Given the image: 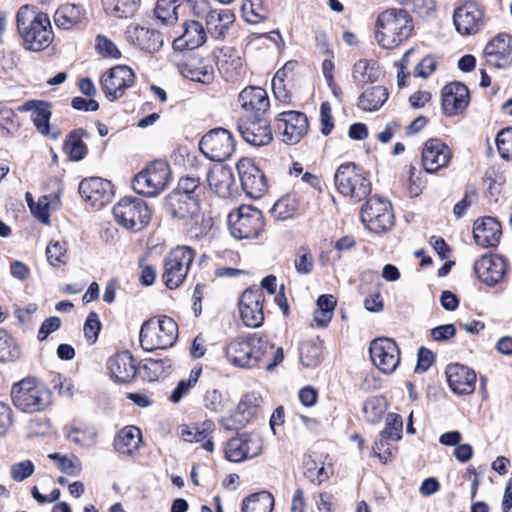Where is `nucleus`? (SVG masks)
<instances>
[{
  "instance_id": "nucleus-1",
  "label": "nucleus",
  "mask_w": 512,
  "mask_h": 512,
  "mask_svg": "<svg viewBox=\"0 0 512 512\" xmlns=\"http://www.w3.org/2000/svg\"><path fill=\"white\" fill-rule=\"evenodd\" d=\"M17 29L26 49L41 51L53 40V32L49 17L44 13H36L29 6H22L16 15Z\"/></svg>"
},
{
  "instance_id": "nucleus-2",
  "label": "nucleus",
  "mask_w": 512,
  "mask_h": 512,
  "mask_svg": "<svg viewBox=\"0 0 512 512\" xmlns=\"http://www.w3.org/2000/svg\"><path fill=\"white\" fill-rule=\"evenodd\" d=\"M376 40L385 49H392L411 36L413 23L404 9H388L377 19Z\"/></svg>"
},
{
  "instance_id": "nucleus-3",
  "label": "nucleus",
  "mask_w": 512,
  "mask_h": 512,
  "mask_svg": "<svg viewBox=\"0 0 512 512\" xmlns=\"http://www.w3.org/2000/svg\"><path fill=\"white\" fill-rule=\"evenodd\" d=\"M273 345L257 334L242 336L231 341L226 347L227 360L241 368H252L271 352Z\"/></svg>"
},
{
  "instance_id": "nucleus-4",
  "label": "nucleus",
  "mask_w": 512,
  "mask_h": 512,
  "mask_svg": "<svg viewBox=\"0 0 512 512\" xmlns=\"http://www.w3.org/2000/svg\"><path fill=\"white\" fill-rule=\"evenodd\" d=\"M177 337V323L168 316L151 318L145 321L139 333L141 347L146 351L167 349L173 346Z\"/></svg>"
},
{
  "instance_id": "nucleus-5",
  "label": "nucleus",
  "mask_w": 512,
  "mask_h": 512,
  "mask_svg": "<svg viewBox=\"0 0 512 512\" xmlns=\"http://www.w3.org/2000/svg\"><path fill=\"white\" fill-rule=\"evenodd\" d=\"M14 406L26 413L43 411L49 405V392L35 378H25L11 389Z\"/></svg>"
},
{
  "instance_id": "nucleus-6",
  "label": "nucleus",
  "mask_w": 512,
  "mask_h": 512,
  "mask_svg": "<svg viewBox=\"0 0 512 512\" xmlns=\"http://www.w3.org/2000/svg\"><path fill=\"white\" fill-rule=\"evenodd\" d=\"M112 213L120 226L132 232L143 230L151 219L146 202L135 197L122 198L114 205Z\"/></svg>"
},
{
  "instance_id": "nucleus-7",
  "label": "nucleus",
  "mask_w": 512,
  "mask_h": 512,
  "mask_svg": "<svg viewBox=\"0 0 512 512\" xmlns=\"http://www.w3.org/2000/svg\"><path fill=\"white\" fill-rule=\"evenodd\" d=\"M194 257V250L188 246H178L165 256L162 281L167 288L176 289L183 284Z\"/></svg>"
},
{
  "instance_id": "nucleus-8",
  "label": "nucleus",
  "mask_w": 512,
  "mask_h": 512,
  "mask_svg": "<svg viewBox=\"0 0 512 512\" xmlns=\"http://www.w3.org/2000/svg\"><path fill=\"white\" fill-rule=\"evenodd\" d=\"M169 181V164L163 160H156L134 177L132 185L136 193L151 197L162 192Z\"/></svg>"
},
{
  "instance_id": "nucleus-9",
  "label": "nucleus",
  "mask_w": 512,
  "mask_h": 512,
  "mask_svg": "<svg viewBox=\"0 0 512 512\" xmlns=\"http://www.w3.org/2000/svg\"><path fill=\"white\" fill-rule=\"evenodd\" d=\"M334 180L339 193L356 202L365 199L371 192V183L354 163L340 165L336 170Z\"/></svg>"
},
{
  "instance_id": "nucleus-10",
  "label": "nucleus",
  "mask_w": 512,
  "mask_h": 512,
  "mask_svg": "<svg viewBox=\"0 0 512 512\" xmlns=\"http://www.w3.org/2000/svg\"><path fill=\"white\" fill-rule=\"evenodd\" d=\"M228 221L232 236L238 239L255 238L264 227L261 211L251 206H241L230 213Z\"/></svg>"
},
{
  "instance_id": "nucleus-11",
  "label": "nucleus",
  "mask_w": 512,
  "mask_h": 512,
  "mask_svg": "<svg viewBox=\"0 0 512 512\" xmlns=\"http://www.w3.org/2000/svg\"><path fill=\"white\" fill-rule=\"evenodd\" d=\"M361 220L374 233H383L394 223L391 204L387 199L372 196L361 209Z\"/></svg>"
},
{
  "instance_id": "nucleus-12",
  "label": "nucleus",
  "mask_w": 512,
  "mask_h": 512,
  "mask_svg": "<svg viewBox=\"0 0 512 512\" xmlns=\"http://www.w3.org/2000/svg\"><path fill=\"white\" fill-rule=\"evenodd\" d=\"M232 134L224 128H216L206 133L199 142L200 151L210 160L222 162L234 151Z\"/></svg>"
},
{
  "instance_id": "nucleus-13",
  "label": "nucleus",
  "mask_w": 512,
  "mask_h": 512,
  "mask_svg": "<svg viewBox=\"0 0 512 512\" xmlns=\"http://www.w3.org/2000/svg\"><path fill=\"white\" fill-rule=\"evenodd\" d=\"M263 440L255 433L242 434L230 439L225 446V457L231 462H242L262 453Z\"/></svg>"
},
{
  "instance_id": "nucleus-14",
  "label": "nucleus",
  "mask_w": 512,
  "mask_h": 512,
  "mask_svg": "<svg viewBox=\"0 0 512 512\" xmlns=\"http://www.w3.org/2000/svg\"><path fill=\"white\" fill-rule=\"evenodd\" d=\"M134 80L135 75L130 67L118 65L104 73L100 83L105 96L113 101L122 97L125 89L131 87Z\"/></svg>"
},
{
  "instance_id": "nucleus-15",
  "label": "nucleus",
  "mask_w": 512,
  "mask_h": 512,
  "mask_svg": "<svg viewBox=\"0 0 512 512\" xmlns=\"http://www.w3.org/2000/svg\"><path fill=\"white\" fill-rule=\"evenodd\" d=\"M276 128L281 133V139L287 144H296L308 131L306 115L298 111H285L275 119Z\"/></svg>"
},
{
  "instance_id": "nucleus-16",
  "label": "nucleus",
  "mask_w": 512,
  "mask_h": 512,
  "mask_svg": "<svg viewBox=\"0 0 512 512\" xmlns=\"http://www.w3.org/2000/svg\"><path fill=\"white\" fill-rule=\"evenodd\" d=\"M243 190L251 198H260L267 190L264 173L252 159L242 158L236 165Z\"/></svg>"
},
{
  "instance_id": "nucleus-17",
  "label": "nucleus",
  "mask_w": 512,
  "mask_h": 512,
  "mask_svg": "<svg viewBox=\"0 0 512 512\" xmlns=\"http://www.w3.org/2000/svg\"><path fill=\"white\" fill-rule=\"evenodd\" d=\"M453 21L456 30L461 35L476 34L485 25L484 10L475 2H465L455 9Z\"/></svg>"
},
{
  "instance_id": "nucleus-18",
  "label": "nucleus",
  "mask_w": 512,
  "mask_h": 512,
  "mask_svg": "<svg viewBox=\"0 0 512 512\" xmlns=\"http://www.w3.org/2000/svg\"><path fill=\"white\" fill-rule=\"evenodd\" d=\"M373 364L383 373H392L400 362V352L396 343L389 338H378L370 345Z\"/></svg>"
},
{
  "instance_id": "nucleus-19",
  "label": "nucleus",
  "mask_w": 512,
  "mask_h": 512,
  "mask_svg": "<svg viewBox=\"0 0 512 512\" xmlns=\"http://www.w3.org/2000/svg\"><path fill=\"white\" fill-rule=\"evenodd\" d=\"M238 131L248 144L256 147L266 146L273 140L269 122L257 116L239 120Z\"/></svg>"
},
{
  "instance_id": "nucleus-20",
  "label": "nucleus",
  "mask_w": 512,
  "mask_h": 512,
  "mask_svg": "<svg viewBox=\"0 0 512 512\" xmlns=\"http://www.w3.org/2000/svg\"><path fill=\"white\" fill-rule=\"evenodd\" d=\"M263 302L264 294L261 289H247L243 292L239 301V312L247 327L256 328L263 323Z\"/></svg>"
},
{
  "instance_id": "nucleus-21",
  "label": "nucleus",
  "mask_w": 512,
  "mask_h": 512,
  "mask_svg": "<svg viewBox=\"0 0 512 512\" xmlns=\"http://www.w3.org/2000/svg\"><path fill=\"white\" fill-rule=\"evenodd\" d=\"M483 55L488 66L505 68L512 63V36L501 33L490 40Z\"/></svg>"
},
{
  "instance_id": "nucleus-22",
  "label": "nucleus",
  "mask_w": 512,
  "mask_h": 512,
  "mask_svg": "<svg viewBox=\"0 0 512 512\" xmlns=\"http://www.w3.org/2000/svg\"><path fill=\"white\" fill-rule=\"evenodd\" d=\"M474 272L481 282L488 286H494L504 278L506 261L500 255H483L475 262Z\"/></svg>"
},
{
  "instance_id": "nucleus-23",
  "label": "nucleus",
  "mask_w": 512,
  "mask_h": 512,
  "mask_svg": "<svg viewBox=\"0 0 512 512\" xmlns=\"http://www.w3.org/2000/svg\"><path fill=\"white\" fill-rule=\"evenodd\" d=\"M79 193L91 206L101 208L111 199L112 185L106 179L91 177L80 182Z\"/></svg>"
},
{
  "instance_id": "nucleus-24",
  "label": "nucleus",
  "mask_w": 512,
  "mask_h": 512,
  "mask_svg": "<svg viewBox=\"0 0 512 512\" xmlns=\"http://www.w3.org/2000/svg\"><path fill=\"white\" fill-rule=\"evenodd\" d=\"M452 153L450 148L439 139L426 141L422 151V165L427 173H435L448 165Z\"/></svg>"
},
{
  "instance_id": "nucleus-25",
  "label": "nucleus",
  "mask_w": 512,
  "mask_h": 512,
  "mask_svg": "<svg viewBox=\"0 0 512 512\" xmlns=\"http://www.w3.org/2000/svg\"><path fill=\"white\" fill-rule=\"evenodd\" d=\"M165 207L174 218L194 219L200 214V202L197 196L170 193L166 197Z\"/></svg>"
},
{
  "instance_id": "nucleus-26",
  "label": "nucleus",
  "mask_w": 512,
  "mask_h": 512,
  "mask_svg": "<svg viewBox=\"0 0 512 512\" xmlns=\"http://www.w3.org/2000/svg\"><path fill=\"white\" fill-rule=\"evenodd\" d=\"M469 90L461 83L454 82L444 86L442 90V107L448 116L462 113L469 103Z\"/></svg>"
},
{
  "instance_id": "nucleus-27",
  "label": "nucleus",
  "mask_w": 512,
  "mask_h": 512,
  "mask_svg": "<svg viewBox=\"0 0 512 512\" xmlns=\"http://www.w3.org/2000/svg\"><path fill=\"white\" fill-rule=\"evenodd\" d=\"M446 376L451 390L459 395H468L474 392L476 373L467 366L451 364L446 368Z\"/></svg>"
},
{
  "instance_id": "nucleus-28",
  "label": "nucleus",
  "mask_w": 512,
  "mask_h": 512,
  "mask_svg": "<svg viewBox=\"0 0 512 512\" xmlns=\"http://www.w3.org/2000/svg\"><path fill=\"white\" fill-rule=\"evenodd\" d=\"M107 369L112 379L119 383H127L136 375L134 358L128 351L120 352L107 361Z\"/></svg>"
},
{
  "instance_id": "nucleus-29",
  "label": "nucleus",
  "mask_w": 512,
  "mask_h": 512,
  "mask_svg": "<svg viewBox=\"0 0 512 512\" xmlns=\"http://www.w3.org/2000/svg\"><path fill=\"white\" fill-rule=\"evenodd\" d=\"M502 234L500 223L493 217L477 219L474 223L473 237L475 242L482 247L496 246Z\"/></svg>"
},
{
  "instance_id": "nucleus-30",
  "label": "nucleus",
  "mask_w": 512,
  "mask_h": 512,
  "mask_svg": "<svg viewBox=\"0 0 512 512\" xmlns=\"http://www.w3.org/2000/svg\"><path fill=\"white\" fill-rule=\"evenodd\" d=\"M129 40L141 50L148 53L157 52L163 45L161 33L145 26H132L128 29Z\"/></svg>"
},
{
  "instance_id": "nucleus-31",
  "label": "nucleus",
  "mask_w": 512,
  "mask_h": 512,
  "mask_svg": "<svg viewBox=\"0 0 512 512\" xmlns=\"http://www.w3.org/2000/svg\"><path fill=\"white\" fill-rule=\"evenodd\" d=\"M206 37V30L198 21H186L182 25V33L174 40L173 46L177 50H193L203 45Z\"/></svg>"
},
{
  "instance_id": "nucleus-32",
  "label": "nucleus",
  "mask_w": 512,
  "mask_h": 512,
  "mask_svg": "<svg viewBox=\"0 0 512 512\" xmlns=\"http://www.w3.org/2000/svg\"><path fill=\"white\" fill-rule=\"evenodd\" d=\"M207 182L219 197H229L234 184L232 169L219 164L213 166L207 173Z\"/></svg>"
},
{
  "instance_id": "nucleus-33",
  "label": "nucleus",
  "mask_w": 512,
  "mask_h": 512,
  "mask_svg": "<svg viewBox=\"0 0 512 512\" xmlns=\"http://www.w3.org/2000/svg\"><path fill=\"white\" fill-rule=\"evenodd\" d=\"M215 425L212 421H205L201 424L194 426H184L181 429V437L184 441L189 443H201V447L208 451H214V444L212 442V433Z\"/></svg>"
},
{
  "instance_id": "nucleus-34",
  "label": "nucleus",
  "mask_w": 512,
  "mask_h": 512,
  "mask_svg": "<svg viewBox=\"0 0 512 512\" xmlns=\"http://www.w3.org/2000/svg\"><path fill=\"white\" fill-rule=\"evenodd\" d=\"M234 21L235 15L229 9L211 10L206 15V34L222 39Z\"/></svg>"
},
{
  "instance_id": "nucleus-35",
  "label": "nucleus",
  "mask_w": 512,
  "mask_h": 512,
  "mask_svg": "<svg viewBox=\"0 0 512 512\" xmlns=\"http://www.w3.org/2000/svg\"><path fill=\"white\" fill-rule=\"evenodd\" d=\"M238 102L244 110L257 113H264L270 106L266 90L256 86L243 89L238 96Z\"/></svg>"
},
{
  "instance_id": "nucleus-36",
  "label": "nucleus",
  "mask_w": 512,
  "mask_h": 512,
  "mask_svg": "<svg viewBox=\"0 0 512 512\" xmlns=\"http://www.w3.org/2000/svg\"><path fill=\"white\" fill-rule=\"evenodd\" d=\"M403 420L396 413H388L385 418V428L380 432L379 440L375 442L373 452L382 450L390 442L399 441L402 438Z\"/></svg>"
},
{
  "instance_id": "nucleus-37",
  "label": "nucleus",
  "mask_w": 512,
  "mask_h": 512,
  "mask_svg": "<svg viewBox=\"0 0 512 512\" xmlns=\"http://www.w3.org/2000/svg\"><path fill=\"white\" fill-rule=\"evenodd\" d=\"M142 441V434L136 426H126L118 432L114 446L122 454L132 455L139 449Z\"/></svg>"
},
{
  "instance_id": "nucleus-38",
  "label": "nucleus",
  "mask_w": 512,
  "mask_h": 512,
  "mask_svg": "<svg viewBox=\"0 0 512 512\" xmlns=\"http://www.w3.org/2000/svg\"><path fill=\"white\" fill-rule=\"evenodd\" d=\"M380 75V67L373 60L360 59L354 64L352 69V78L359 86L376 82Z\"/></svg>"
},
{
  "instance_id": "nucleus-39",
  "label": "nucleus",
  "mask_w": 512,
  "mask_h": 512,
  "mask_svg": "<svg viewBox=\"0 0 512 512\" xmlns=\"http://www.w3.org/2000/svg\"><path fill=\"white\" fill-rule=\"evenodd\" d=\"M85 12L81 6L66 3L61 5L54 14V22L57 27L62 29H70L81 23L84 19Z\"/></svg>"
},
{
  "instance_id": "nucleus-40",
  "label": "nucleus",
  "mask_w": 512,
  "mask_h": 512,
  "mask_svg": "<svg viewBox=\"0 0 512 512\" xmlns=\"http://www.w3.org/2000/svg\"><path fill=\"white\" fill-rule=\"evenodd\" d=\"M263 404V398L256 392L246 394L238 403L234 419L241 425L248 423Z\"/></svg>"
},
{
  "instance_id": "nucleus-41",
  "label": "nucleus",
  "mask_w": 512,
  "mask_h": 512,
  "mask_svg": "<svg viewBox=\"0 0 512 512\" xmlns=\"http://www.w3.org/2000/svg\"><path fill=\"white\" fill-rule=\"evenodd\" d=\"M182 74L184 77L200 82L203 84H208L212 82L214 78V70L213 67L209 64L203 63L201 60H190L184 64L182 68Z\"/></svg>"
},
{
  "instance_id": "nucleus-42",
  "label": "nucleus",
  "mask_w": 512,
  "mask_h": 512,
  "mask_svg": "<svg viewBox=\"0 0 512 512\" xmlns=\"http://www.w3.org/2000/svg\"><path fill=\"white\" fill-rule=\"evenodd\" d=\"M84 136H87V133L82 129H77L70 132L64 142L63 150L73 161L82 160L88 152L87 146L83 141Z\"/></svg>"
},
{
  "instance_id": "nucleus-43",
  "label": "nucleus",
  "mask_w": 512,
  "mask_h": 512,
  "mask_svg": "<svg viewBox=\"0 0 512 512\" xmlns=\"http://www.w3.org/2000/svg\"><path fill=\"white\" fill-rule=\"evenodd\" d=\"M387 98L388 91L384 86H374L359 96L358 106L366 111H375L382 107Z\"/></svg>"
},
{
  "instance_id": "nucleus-44",
  "label": "nucleus",
  "mask_w": 512,
  "mask_h": 512,
  "mask_svg": "<svg viewBox=\"0 0 512 512\" xmlns=\"http://www.w3.org/2000/svg\"><path fill=\"white\" fill-rule=\"evenodd\" d=\"M299 209V200L294 194H287L280 198L271 208V216L277 221H284L296 215Z\"/></svg>"
},
{
  "instance_id": "nucleus-45",
  "label": "nucleus",
  "mask_w": 512,
  "mask_h": 512,
  "mask_svg": "<svg viewBox=\"0 0 512 512\" xmlns=\"http://www.w3.org/2000/svg\"><path fill=\"white\" fill-rule=\"evenodd\" d=\"M105 12L116 18H128L137 11L139 0H101Z\"/></svg>"
},
{
  "instance_id": "nucleus-46",
  "label": "nucleus",
  "mask_w": 512,
  "mask_h": 512,
  "mask_svg": "<svg viewBox=\"0 0 512 512\" xmlns=\"http://www.w3.org/2000/svg\"><path fill=\"white\" fill-rule=\"evenodd\" d=\"M273 506L274 498L272 494L262 491L244 499L242 512H271Z\"/></svg>"
},
{
  "instance_id": "nucleus-47",
  "label": "nucleus",
  "mask_w": 512,
  "mask_h": 512,
  "mask_svg": "<svg viewBox=\"0 0 512 512\" xmlns=\"http://www.w3.org/2000/svg\"><path fill=\"white\" fill-rule=\"evenodd\" d=\"M181 4L179 0H158L154 13L157 19L164 24H172L178 19Z\"/></svg>"
},
{
  "instance_id": "nucleus-48",
  "label": "nucleus",
  "mask_w": 512,
  "mask_h": 512,
  "mask_svg": "<svg viewBox=\"0 0 512 512\" xmlns=\"http://www.w3.org/2000/svg\"><path fill=\"white\" fill-rule=\"evenodd\" d=\"M20 354L21 350L15 339L0 328V362H14Z\"/></svg>"
},
{
  "instance_id": "nucleus-49",
  "label": "nucleus",
  "mask_w": 512,
  "mask_h": 512,
  "mask_svg": "<svg viewBox=\"0 0 512 512\" xmlns=\"http://www.w3.org/2000/svg\"><path fill=\"white\" fill-rule=\"evenodd\" d=\"M172 366L170 359H146L143 365L144 378L148 381H156L165 377Z\"/></svg>"
},
{
  "instance_id": "nucleus-50",
  "label": "nucleus",
  "mask_w": 512,
  "mask_h": 512,
  "mask_svg": "<svg viewBox=\"0 0 512 512\" xmlns=\"http://www.w3.org/2000/svg\"><path fill=\"white\" fill-rule=\"evenodd\" d=\"M200 374L201 368H193L187 379H182L178 382L177 386L171 392L169 400L174 404L179 403L196 385Z\"/></svg>"
},
{
  "instance_id": "nucleus-51",
  "label": "nucleus",
  "mask_w": 512,
  "mask_h": 512,
  "mask_svg": "<svg viewBox=\"0 0 512 512\" xmlns=\"http://www.w3.org/2000/svg\"><path fill=\"white\" fill-rule=\"evenodd\" d=\"M242 12L247 22L258 23L269 17V11L262 0H247L242 5Z\"/></svg>"
},
{
  "instance_id": "nucleus-52",
  "label": "nucleus",
  "mask_w": 512,
  "mask_h": 512,
  "mask_svg": "<svg viewBox=\"0 0 512 512\" xmlns=\"http://www.w3.org/2000/svg\"><path fill=\"white\" fill-rule=\"evenodd\" d=\"M386 410V403L382 397H372L368 399L362 408L365 418L370 423L379 422Z\"/></svg>"
},
{
  "instance_id": "nucleus-53",
  "label": "nucleus",
  "mask_w": 512,
  "mask_h": 512,
  "mask_svg": "<svg viewBox=\"0 0 512 512\" xmlns=\"http://www.w3.org/2000/svg\"><path fill=\"white\" fill-rule=\"evenodd\" d=\"M96 432L93 429L70 427L66 432V438L81 447H90L95 443Z\"/></svg>"
},
{
  "instance_id": "nucleus-54",
  "label": "nucleus",
  "mask_w": 512,
  "mask_h": 512,
  "mask_svg": "<svg viewBox=\"0 0 512 512\" xmlns=\"http://www.w3.org/2000/svg\"><path fill=\"white\" fill-rule=\"evenodd\" d=\"M51 117V107L48 103L40 104L36 112L32 114V121L39 133L44 136L50 135L49 121Z\"/></svg>"
},
{
  "instance_id": "nucleus-55",
  "label": "nucleus",
  "mask_w": 512,
  "mask_h": 512,
  "mask_svg": "<svg viewBox=\"0 0 512 512\" xmlns=\"http://www.w3.org/2000/svg\"><path fill=\"white\" fill-rule=\"evenodd\" d=\"M300 360L306 367L316 366L321 357V348L314 342H304L300 348Z\"/></svg>"
},
{
  "instance_id": "nucleus-56",
  "label": "nucleus",
  "mask_w": 512,
  "mask_h": 512,
  "mask_svg": "<svg viewBox=\"0 0 512 512\" xmlns=\"http://www.w3.org/2000/svg\"><path fill=\"white\" fill-rule=\"evenodd\" d=\"M294 267L301 275H308L312 272L314 268V258L307 248L301 247L298 250L294 260Z\"/></svg>"
},
{
  "instance_id": "nucleus-57",
  "label": "nucleus",
  "mask_w": 512,
  "mask_h": 512,
  "mask_svg": "<svg viewBox=\"0 0 512 512\" xmlns=\"http://www.w3.org/2000/svg\"><path fill=\"white\" fill-rule=\"evenodd\" d=\"M304 466L305 476L313 483L321 484L329 478V473L324 465L318 467L317 464L310 458L305 460Z\"/></svg>"
},
{
  "instance_id": "nucleus-58",
  "label": "nucleus",
  "mask_w": 512,
  "mask_h": 512,
  "mask_svg": "<svg viewBox=\"0 0 512 512\" xmlns=\"http://www.w3.org/2000/svg\"><path fill=\"white\" fill-rule=\"evenodd\" d=\"M496 145L502 158L512 159V128H505L497 134Z\"/></svg>"
},
{
  "instance_id": "nucleus-59",
  "label": "nucleus",
  "mask_w": 512,
  "mask_h": 512,
  "mask_svg": "<svg viewBox=\"0 0 512 512\" xmlns=\"http://www.w3.org/2000/svg\"><path fill=\"white\" fill-rule=\"evenodd\" d=\"M100 330L101 322L99 320V316L96 312L91 311L88 314L83 327L84 336L87 339V341L89 343H94L98 338Z\"/></svg>"
},
{
  "instance_id": "nucleus-60",
  "label": "nucleus",
  "mask_w": 512,
  "mask_h": 512,
  "mask_svg": "<svg viewBox=\"0 0 512 512\" xmlns=\"http://www.w3.org/2000/svg\"><path fill=\"white\" fill-rule=\"evenodd\" d=\"M47 260L52 266H59L65 263L66 246L59 241L51 242L46 248Z\"/></svg>"
},
{
  "instance_id": "nucleus-61",
  "label": "nucleus",
  "mask_w": 512,
  "mask_h": 512,
  "mask_svg": "<svg viewBox=\"0 0 512 512\" xmlns=\"http://www.w3.org/2000/svg\"><path fill=\"white\" fill-rule=\"evenodd\" d=\"M399 4L411 9L413 12L425 16L435 10L433 0H395Z\"/></svg>"
},
{
  "instance_id": "nucleus-62",
  "label": "nucleus",
  "mask_w": 512,
  "mask_h": 512,
  "mask_svg": "<svg viewBox=\"0 0 512 512\" xmlns=\"http://www.w3.org/2000/svg\"><path fill=\"white\" fill-rule=\"evenodd\" d=\"M34 464L30 460H24L11 466L10 472L13 480L21 482L34 472Z\"/></svg>"
},
{
  "instance_id": "nucleus-63",
  "label": "nucleus",
  "mask_w": 512,
  "mask_h": 512,
  "mask_svg": "<svg viewBox=\"0 0 512 512\" xmlns=\"http://www.w3.org/2000/svg\"><path fill=\"white\" fill-rule=\"evenodd\" d=\"M59 470L70 476H78L82 471V463L80 459L75 456H66L60 459V463L57 464Z\"/></svg>"
},
{
  "instance_id": "nucleus-64",
  "label": "nucleus",
  "mask_w": 512,
  "mask_h": 512,
  "mask_svg": "<svg viewBox=\"0 0 512 512\" xmlns=\"http://www.w3.org/2000/svg\"><path fill=\"white\" fill-rule=\"evenodd\" d=\"M96 40V48L101 55L112 58H119L121 56L119 49L107 37L98 35Z\"/></svg>"
}]
</instances>
